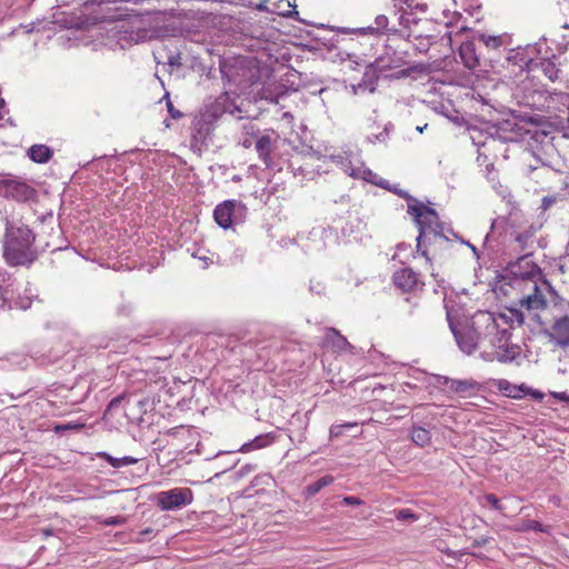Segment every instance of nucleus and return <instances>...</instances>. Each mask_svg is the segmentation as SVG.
<instances>
[{"label": "nucleus", "mask_w": 569, "mask_h": 569, "mask_svg": "<svg viewBox=\"0 0 569 569\" xmlns=\"http://www.w3.org/2000/svg\"><path fill=\"white\" fill-rule=\"evenodd\" d=\"M499 320L507 325L503 316L497 318L490 311L476 312V328L485 337L482 360L486 362L498 361L500 363H510L516 361L521 355V348L512 343L511 332L508 327H501Z\"/></svg>", "instance_id": "1"}, {"label": "nucleus", "mask_w": 569, "mask_h": 569, "mask_svg": "<svg viewBox=\"0 0 569 569\" xmlns=\"http://www.w3.org/2000/svg\"><path fill=\"white\" fill-rule=\"evenodd\" d=\"M94 30L106 39L107 44L116 43L122 49L157 37L150 18L140 14L106 21L94 27Z\"/></svg>", "instance_id": "2"}, {"label": "nucleus", "mask_w": 569, "mask_h": 569, "mask_svg": "<svg viewBox=\"0 0 569 569\" xmlns=\"http://www.w3.org/2000/svg\"><path fill=\"white\" fill-rule=\"evenodd\" d=\"M34 234L23 224H14L6 219V234L3 240V256L11 266L30 264L37 259L33 247Z\"/></svg>", "instance_id": "3"}, {"label": "nucleus", "mask_w": 569, "mask_h": 569, "mask_svg": "<svg viewBox=\"0 0 569 569\" xmlns=\"http://www.w3.org/2000/svg\"><path fill=\"white\" fill-rule=\"evenodd\" d=\"M408 213L413 217L419 228V236L417 237L418 249H420L423 239L430 241L431 239L445 238L443 227L439 221L436 210L426 207L419 201H415V203H408Z\"/></svg>", "instance_id": "4"}, {"label": "nucleus", "mask_w": 569, "mask_h": 569, "mask_svg": "<svg viewBox=\"0 0 569 569\" xmlns=\"http://www.w3.org/2000/svg\"><path fill=\"white\" fill-rule=\"evenodd\" d=\"M450 328L459 349L463 353L472 355L478 350L480 358L482 359V342H485L486 336L476 328V313L472 316L468 326L458 329L452 325V322H450Z\"/></svg>", "instance_id": "5"}, {"label": "nucleus", "mask_w": 569, "mask_h": 569, "mask_svg": "<svg viewBox=\"0 0 569 569\" xmlns=\"http://www.w3.org/2000/svg\"><path fill=\"white\" fill-rule=\"evenodd\" d=\"M0 197L18 202H27L37 198V191L16 177H6L0 179Z\"/></svg>", "instance_id": "6"}, {"label": "nucleus", "mask_w": 569, "mask_h": 569, "mask_svg": "<svg viewBox=\"0 0 569 569\" xmlns=\"http://www.w3.org/2000/svg\"><path fill=\"white\" fill-rule=\"evenodd\" d=\"M193 500L189 488H173L157 495V505L163 511L178 510L190 505Z\"/></svg>", "instance_id": "7"}, {"label": "nucleus", "mask_w": 569, "mask_h": 569, "mask_svg": "<svg viewBox=\"0 0 569 569\" xmlns=\"http://www.w3.org/2000/svg\"><path fill=\"white\" fill-rule=\"evenodd\" d=\"M341 169L345 173L353 179H361L381 188H388V182L380 178L372 170L367 168L362 162L358 161L356 164L351 160L346 159L341 161Z\"/></svg>", "instance_id": "8"}, {"label": "nucleus", "mask_w": 569, "mask_h": 569, "mask_svg": "<svg viewBox=\"0 0 569 569\" xmlns=\"http://www.w3.org/2000/svg\"><path fill=\"white\" fill-rule=\"evenodd\" d=\"M543 335L548 341L558 348L565 349L569 347V317L562 316L552 322V325L543 330Z\"/></svg>", "instance_id": "9"}, {"label": "nucleus", "mask_w": 569, "mask_h": 569, "mask_svg": "<svg viewBox=\"0 0 569 569\" xmlns=\"http://www.w3.org/2000/svg\"><path fill=\"white\" fill-rule=\"evenodd\" d=\"M435 379L438 386H447L450 391L458 393L462 397L479 391L481 388V385L473 379L459 380L451 379L445 376H436Z\"/></svg>", "instance_id": "10"}, {"label": "nucleus", "mask_w": 569, "mask_h": 569, "mask_svg": "<svg viewBox=\"0 0 569 569\" xmlns=\"http://www.w3.org/2000/svg\"><path fill=\"white\" fill-rule=\"evenodd\" d=\"M392 281L402 291H415L423 286L420 276L408 267L397 270L392 276Z\"/></svg>", "instance_id": "11"}, {"label": "nucleus", "mask_w": 569, "mask_h": 569, "mask_svg": "<svg viewBox=\"0 0 569 569\" xmlns=\"http://www.w3.org/2000/svg\"><path fill=\"white\" fill-rule=\"evenodd\" d=\"M238 204L236 200H226L218 204L213 211L214 221L223 229L230 228L234 208Z\"/></svg>", "instance_id": "12"}, {"label": "nucleus", "mask_w": 569, "mask_h": 569, "mask_svg": "<svg viewBox=\"0 0 569 569\" xmlns=\"http://www.w3.org/2000/svg\"><path fill=\"white\" fill-rule=\"evenodd\" d=\"M325 346L336 352L353 351V346L349 343L347 338L333 328H327L325 332Z\"/></svg>", "instance_id": "13"}, {"label": "nucleus", "mask_w": 569, "mask_h": 569, "mask_svg": "<svg viewBox=\"0 0 569 569\" xmlns=\"http://www.w3.org/2000/svg\"><path fill=\"white\" fill-rule=\"evenodd\" d=\"M38 299L37 289L31 284H28L23 292H19L17 299L12 300V297H9V309H20L27 310L31 307L32 302Z\"/></svg>", "instance_id": "14"}, {"label": "nucleus", "mask_w": 569, "mask_h": 569, "mask_svg": "<svg viewBox=\"0 0 569 569\" xmlns=\"http://www.w3.org/2000/svg\"><path fill=\"white\" fill-rule=\"evenodd\" d=\"M532 293H529L521 300V306L528 310H539L547 307V301L536 282L531 283Z\"/></svg>", "instance_id": "15"}, {"label": "nucleus", "mask_w": 569, "mask_h": 569, "mask_svg": "<svg viewBox=\"0 0 569 569\" xmlns=\"http://www.w3.org/2000/svg\"><path fill=\"white\" fill-rule=\"evenodd\" d=\"M459 56L462 63L470 70L476 69L479 66V57L476 52L475 43L466 41L460 46Z\"/></svg>", "instance_id": "16"}, {"label": "nucleus", "mask_w": 569, "mask_h": 569, "mask_svg": "<svg viewBox=\"0 0 569 569\" xmlns=\"http://www.w3.org/2000/svg\"><path fill=\"white\" fill-rule=\"evenodd\" d=\"M274 439L276 437L273 433L259 435L251 441L243 443L239 451L249 452L252 450L266 448L273 443Z\"/></svg>", "instance_id": "17"}, {"label": "nucleus", "mask_w": 569, "mask_h": 569, "mask_svg": "<svg viewBox=\"0 0 569 569\" xmlns=\"http://www.w3.org/2000/svg\"><path fill=\"white\" fill-rule=\"evenodd\" d=\"M28 154L33 162L47 163L52 158V150L46 144H33Z\"/></svg>", "instance_id": "18"}, {"label": "nucleus", "mask_w": 569, "mask_h": 569, "mask_svg": "<svg viewBox=\"0 0 569 569\" xmlns=\"http://www.w3.org/2000/svg\"><path fill=\"white\" fill-rule=\"evenodd\" d=\"M495 386L501 391L506 397L519 399L522 397L525 392L523 386H516L509 382L506 379L496 380Z\"/></svg>", "instance_id": "19"}, {"label": "nucleus", "mask_w": 569, "mask_h": 569, "mask_svg": "<svg viewBox=\"0 0 569 569\" xmlns=\"http://www.w3.org/2000/svg\"><path fill=\"white\" fill-rule=\"evenodd\" d=\"M377 81L378 76L375 70H367L363 74V79L357 86H353V92L358 93L359 91H369L372 93L376 90Z\"/></svg>", "instance_id": "20"}, {"label": "nucleus", "mask_w": 569, "mask_h": 569, "mask_svg": "<svg viewBox=\"0 0 569 569\" xmlns=\"http://www.w3.org/2000/svg\"><path fill=\"white\" fill-rule=\"evenodd\" d=\"M256 149L259 158L268 164L269 156L271 152V138L268 134H261L257 138Z\"/></svg>", "instance_id": "21"}, {"label": "nucleus", "mask_w": 569, "mask_h": 569, "mask_svg": "<svg viewBox=\"0 0 569 569\" xmlns=\"http://www.w3.org/2000/svg\"><path fill=\"white\" fill-rule=\"evenodd\" d=\"M98 457L109 462L113 468H121L124 466L134 465L138 462L137 458L124 456L122 458H114L107 452H99Z\"/></svg>", "instance_id": "22"}, {"label": "nucleus", "mask_w": 569, "mask_h": 569, "mask_svg": "<svg viewBox=\"0 0 569 569\" xmlns=\"http://www.w3.org/2000/svg\"><path fill=\"white\" fill-rule=\"evenodd\" d=\"M411 439L417 446L425 447L429 445L431 436L429 430L422 427H415L411 431Z\"/></svg>", "instance_id": "23"}, {"label": "nucleus", "mask_w": 569, "mask_h": 569, "mask_svg": "<svg viewBox=\"0 0 569 569\" xmlns=\"http://www.w3.org/2000/svg\"><path fill=\"white\" fill-rule=\"evenodd\" d=\"M332 482H333L332 476H329V475L323 476V477L319 478L317 481L309 485L307 488V491L309 495L313 496V495L318 493L325 487L331 485Z\"/></svg>", "instance_id": "24"}, {"label": "nucleus", "mask_w": 569, "mask_h": 569, "mask_svg": "<svg viewBox=\"0 0 569 569\" xmlns=\"http://www.w3.org/2000/svg\"><path fill=\"white\" fill-rule=\"evenodd\" d=\"M542 72L545 76L551 80L555 81L559 77L560 70L556 67V64L549 60H545L541 62Z\"/></svg>", "instance_id": "25"}, {"label": "nucleus", "mask_w": 569, "mask_h": 569, "mask_svg": "<svg viewBox=\"0 0 569 569\" xmlns=\"http://www.w3.org/2000/svg\"><path fill=\"white\" fill-rule=\"evenodd\" d=\"M479 40L487 47L491 49H497L500 46H502V38L500 36H488V34H480Z\"/></svg>", "instance_id": "26"}, {"label": "nucleus", "mask_w": 569, "mask_h": 569, "mask_svg": "<svg viewBox=\"0 0 569 569\" xmlns=\"http://www.w3.org/2000/svg\"><path fill=\"white\" fill-rule=\"evenodd\" d=\"M243 131L248 136H251V137L244 138L242 141V146L248 149L253 144V137L256 136L258 130L256 129V126L252 122H248V123L243 124Z\"/></svg>", "instance_id": "27"}, {"label": "nucleus", "mask_w": 569, "mask_h": 569, "mask_svg": "<svg viewBox=\"0 0 569 569\" xmlns=\"http://www.w3.org/2000/svg\"><path fill=\"white\" fill-rule=\"evenodd\" d=\"M357 427V423L356 422H346V423H342V425H333L331 426L330 428V438L333 439V438H339L345 429H351V428H355Z\"/></svg>", "instance_id": "28"}, {"label": "nucleus", "mask_w": 569, "mask_h": 569, "mask_svg": "<svg viewBox=\"0 0 569 569\" xmlns=\"http://www.w3.org/2000/svg\"><path fill=\"white\" fill-rule=\"evenodd\" d=\"M280 3H286L288 9L280 12L283 17L292 18L295 14H298L296 10V0H281Z\"/></svg>", "instance_id": "29"}, {"label": "nucleus", "mask_w": 569, "mask_h": 569, "mask_svg": "<svg viewBox=\"0 0 569 569\" xmlns=\"http://www.w3.org/2000/svg\"><path fill=\"white\" fill-rule=\"evenodd\" d=\"M375 30L379 33H382L388 27V18L383 14H379L375 19Z\"/></svg>", "instance_id": "30"}, {"label": "nucleus", "mask_w": 569, "mask_h": 569, "mask_svg": "<svg viewBox=\"0 0 569 569\" xmlns=\"http://www.w3.org/2000/svg\"><path fill=\"white\" fill-rule=\"evenodd\" d=\"M485 500L496 510L502 511L503 508L500 503V500L492 493H488L485 496Z\"/></svg>", "instance_id": "31"}, {"label": "nucleus", "mask_w": 569, "mask_h": 569, "mask_svg": "<svg viewBox=\"0 0 569 569\" xmlns=\"http://www.w3.org/2000/svg\"><path fill=\"white\" fill-rule=\"evenodd\" d=\"M164 98L167 99V108H168V112L170 113L171 118H173V119L181 118L182 113L173 107L172 102L169 99L168 92L164 94Z\"/></svg>", "instance_id": "32"}, {"label": "nucleus", "mask_w": 569, "mask_h": 569, "mask_svg": "<svg viewBox=\"0 0 569 569\" xmlns=\"http://www.w3.org/2000/svg\"><path fill=\"white\" fill-rule=\"evenodd\" d=\"M126 519L123 517H109L102 521L104 526H120L123 525Z\"/></svg>", "instance_id": "33"}, {"label": "nucleus", "mask_w": 569, "mask_h": 569, "mask_svg": "<svg viewBox=\"0 0 569 569\" xmlns=\"http://www.w3.org/2000/svg\"><path fill=\"white\" fill-rule=\"evenodd\" d=\"M167 64H168L170 68L180 67V66L182 64V63H181V56H180V53H171V54L168 57Z\"/></svg>", "instance_id": "34"}, {"label": "nucleus", "mask_w": 569, "mask_h": 569, "mask_svg": "<svg viewBox=\"0 0 569 569\" xmlns=\"http://www.w3.org/2000/svg\"><path fill=\"white\" fill-rule=\"evenodd\" d=\"M397 518L401 520H415L416 516L409 509H401L398 511Z\"/></svg>", "instance_id": "35"}, {"label": "nucleus", "mask_w": 569, "mask_h": 569, "mask_svg": "<svg viewBox=\"0 0 569 569\" xmlns=\"http://www.w3.org/2000/svg\"><path fill=\"white\" fill-rule=\"evenodd\" d=\"M389 190H392L396 194L400 196L401 198L408 200L409 202L408 203H415V201H417L415 198H412L407 191L402 190V189H390L389 187L387 188Z\"/></svg>", "instance_id": "36"}, {"label": "nucleus", "mask_w": 569, "mask_h": 569, "mask_svg": "<svg viewBox=\"0 0 569 569\" xmlns=\"http://www.w3.org/2000/svg\"><path fill=\"white\" fill-rule=\"evenodd\" d=\"M9 295H10L9 290L3 291L2 288L0 287V308H8Z\"/></svg>", "instance_id": "37"}, {"label": "nucleus", "mask_w": 569, "mask_h": 569, "mask_svg": "<svg viewBox=\"0 0 569 569\" xmlns=\"http://www.w3.org/2000/svg\"><path fill=\"white\" fill-rule=\"evenodd\" d=\"M343 502L348 506H360L363 503V501L360 498L353 496L345 497Z\"/></svg>", "instance_id": "38"}, {"label": "nucleus", "mask_w": 569, "mask_h": 569, "mask_svg": "<svg viewBox=\"0 0 569 569\" xmlns=\"http://www.w3.org/2000/svg\"><path fill=\"white\" fill-rule=\"evenodd\" d=\"M555 201H556V199L553 197H545V198H542L541 208L543 210H547L555 203Z\"/></svg>", "instance_id": "39"}, {"label": "nucleus", "mask_w": 569, "mask_h": 569, "mask_svg": "<svg viewBox=\"0 0 569 569\" xmlns=\"http://www.w3.org/2000/svg\"><path fill=\"white\" fill-rule=\"evenodd\" d=\"M375 27H367V28H361V29H358L357 31L361 34H367V33H370V34H378L379 32H377L375 29Z\"/></svg>", "instance_id": "40"}, {"label": "nucleus", "mask_w": 569, "mask_h": 569, "mask_svg": "<svg viewBox=\"0 0 569 569\" xmlns=\"http://www.w3.org/2000/svg\"><path fill=\"white\" fill-rule=\"evenodd\" d=\"M555 397L561 401L569 403V395L566 392L556 393Z\"/></svg>", "instance_id": "41"}, {"label": "nucleus", "mask_w": 569, "mask_h": 569, "mask_svg": "<svg viewBox=\"0 0 569 569\" xmlns=\"http://www.w3.org/2000/svg\"><path fill=\"white\" fill-rule=\"evenodd\" d=\"M461 242L467 244L472 250V252L478 257V250L473 244H471L469 241H465V240H461Z\"/></svg>", "instance_id": "42"}, {"label": "nucleus", "mask_w": 569, "mask_h": 569, "mask_svg": "<svg viewBox=\"0 0 569 569\" xmlns=\"http://www.w3.org/2000/svg\"><path fill=\"white\" fill-rule=\"evenodd\" d=\"M257 9L259 11H266L267 10V0L260 2L258 6H257Z\"/></svg>", "instance_id": "43"}, {"label": "nucleus", "mask_w": 569, "mask_h": 569, "mask_svg": "<svg viewBox=\"0 0 569 569\" xmlns=\"http://www.w3.org/2000/svg\"><path fill=\"white\" fill-rule=\"evenodd\" d=\"M377 64H378V67H379L380 69H383V68H390V66H386V64H383V63H382V59L377 60Z\"/></svg>", "instance_id": "44"}, {"label": "nucleus", "mask_w": 569, "mask_h": 569, "mask_svg": "<svg viewBox=\"0 0 569 569\" xmlns=\"http://www.w3.org/2000/svg\"><path fill=\"white\" fill-rule=\"evenodd\" d=\"M82 24V22L78 21V22H70V26L71 28H79L80 26Z\"/></svg>", "instance_id": "45"}, {"label": "nucleus", "mask_w": 569, "mask_h": 569, "mask_svg": "<svg viewBox=\"0 0 569 569\" xmlns=\"http://www.w3.org/2000/svg\"><path fill=\"white\" fill-rule=\"evenodd\" d=\"M535 49H537V50H538V52H540V44H539V43H536V44H535Z\"/></svg>", "instance_id": "46"}, {"label": "nucleus", "mask_w": 569, "mask_h": 569, "mask_svg": "<svg viewBox=\"0 0 569 569\" xmlns=\"http://www.w3.org/2000/svg\"><path fill=\"white\" fill-rule=\"evenodd\" d=\"M250 470H251V467L250 466H246L244 472H248Z\"/></svg>", "instance_id": "47"}, {"label": "nucleus", "mask_w": 569, "mask_h": 569, "mask_svg": "<svg viewBox=\"0 0 569 569\" xmlns=\"http://www.w3.org/2000/svg\"><path fill=\"white\" fill-rule=\"evenodd\" d=\"M250 470H251V467L250 466H246L244 472H248Z\"/></svg>", "instance_id": "48"}, {"label": "nucleus", "mask_w": 569, "mask_h": 569, "mask_svg": "<svg viewBox=\"0 0 569 569\" xmlns=\"http://www.w3.org/2000/svg\"><path fill=\"white\" fill-rule=\"evenodd\" d=\"M562 28H563V29H569V24H568V23H566V24H563V26H562Z\"/></svg>", "instance_id": "49"}, {"label": "nucleus", "mask_w": 569, "mask_h": 569, "mask_svg": "<svg viewBox=\"0 0 569 569\" xmlns=\"http://www.w3.org/2000/svg\"><path fill=\"white\" fill-rule=\"evenodd\" d=\"M152 530L151 529H147L143 531V533H150Z\"/></svg>", "instance_id": "50"}, {"label": "nucleus", "mask_w": 569, "mask_h": 569, "mask_svg": "<svg viewBox=\"0 0 569 569\" xmlns=\"http://www.w3.org/2000/svg\"><path fill=\"white\" fill-rule=\"evenodd\" d=\"M90 2H97V0H90Z\"/></svg>", "instance_id": "51"}]
</instances>
